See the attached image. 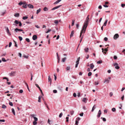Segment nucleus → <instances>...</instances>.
Wrapping results in <instances>:
<instances>
[{
    "label": "nucleus",
    "instance_id": "7c9ffc66",
    "mask_svg": "<svg viewBox=\"0 0 125 125\" xmlns=\"http://www.w3.org/2000/svg\"><path fill=\"white\" fill-rule=\"evenodd\" d=\"M66 59V57H64V58H62V62H64L65 61Z\"/></svg>",
    "mask_w": 125,
    "mask_h": 125
},
{
    "label": "nucleus",
    "instance_id": "603ef678",
    "mask_svg": "<svg viewBox=\"0 0 125 125\" xmlns=\"http://www.w3.org/2000/svg\"><path fill=\"white\" fill-rule=\"evenodd\" d=\"M57 92V91L56 90H53V92L54 93H56Z\"/></svg>",
    "mask_w": 125,
    "mask_h": 125
},
{
    "label": "nucleus",
    "instance_id": "6ab92c4d",
    "mask_svg": "<svg viewBox=\"0 0 125 125\" xmlns=\"http://www.w3.org/2000/svg\"><path fill=\"white\" fill-rule=\"evenodd\" d=\"M6 11V10H5L3 12H1L0 14V15L1 16L3 15L5 13Z\"/></svg>",
    "mask_w": 125,
    "mask_h": 125
},
{
    "label": "nucleus",
    "instance_id": "f704fd0d",
    "mask_svg": "<svg viewBox=\"0 0 125 125\" xmlns=\"http://www.w3.org/2000/svg\"><path fill=\"white\" fill-rule=\"evenodd\" d=\"M41 98L40 97V96H39L38 97V102H41Z\"/></svg>",
    "mask_w": 125,
    "mask_h": 125
},
{
    "label": "nucleus",
    "instance_id": "f03ea898",
    "mask_svg": "<svg viewBox=\"0 0 125 125\" xmlns=\"http://www.w3.org/2000/svg\"><path fill=\"white\" fill-rule=\"evenodd\" d=\"M114 66H115V68L117 69H118L119 68V67L118 66V64L116 63L115 62L114 64Z\"/></svg>",
    "mask_w": 125,
    "mask_h": 125
},
{
    "label": "nucleus",
    "instance_id": "a211bd4d",
    "mask_svg": "<svg viewBox=\"0 0 125 125\" xmlns=\"http://www.w3.org/2000/svg\"><path fill=\"white\" fill-rule=\"evenodd\" d=\"M44 11H47L48 10V9L46 7H44L43 9Z\"/></svg>",
    "mask_w": 125,
    "mask_h": 125
},
{
    "label": "nucleus",
    "instance_id": "473e14b6",
    "mask_svg": "<svg viewBox=\"0 0 125 125\" xmlns=\"http://www.w3.org/2000/svg\"><path fill=\"white\" fill-rule=\"evenodd\" d=\"M1 61L3 62H6L7 61L6 60L5 58H2Z\"/></svg>",
    "mask_w": 125,
    "mask_h": 125
},
{
    "label": "nucleus",
    "instance_id": "1a4fd4ad",
    "mask_svg": "<svg viewBox=\"0 0 125 125\" xmlns=\"http://www.w3.org/2000/svg\"><path fill=\"white\" fill-rule=\"evenodd\" d=\"M37 36L36 35H34L32 37V39L34 40H35L37 38Z\"/></svg>",
    "mask_w": 125,
    "mask_h": 125
},
{
    "label": "nucleus",
    "instance_id": "a878e982",
    "mask_svg": "<svg viewBox=\"0 0 125 125\" xmlns=\"http://www.w3.org/2000/svg\"><path fill=\"white\" fill-rule=\"evenodd\" d=\"M109 80L107 79H105V80L104 83L107 82V83H109Z\"/></svg>",
    "mask_w": 125,
    "mask_h": 125
},
{
    "label": "nucleus",
    "instance_id": "bf43d9fd",
    "mask_svg": "<svg viewBox=\"0 0 125 125\" xmlns=\"http://www.w3.org/2000/svg\"><path fill=\"white\" fill-rule=\"evenodd\" d=\"M73 96L74 97H76V94L75 93H74L73 94Z\"/></svg>",
    "mask_w": 125,
    "mask_h": 125
},
{
    "label": "nucleus",
    "instance_id": "dca6fc26",
    "mask_svg": "<svg viewBox=\"0 0 125 125\" xmlns=\"http://www.w3.org/2000/svg\"><path fill=\"white\" fill-rule=\"evenodd\" d=\"M12 112L14 115H15V112L14 108H12L11 109Z\"/></svg>",
    "mask_w": 125,
    "mask_h": 125
},
{
    "label": "nucleus",
    "instance_id": "69168bd1",
    "mask_svg": "<svg viewBox=\"0 0 125 125\" xmlns=\"http://www.w3.org/2000/svg\"><path fill=\"white\" fill-rule=\"evenodd\" d=\"M104 40L105 41H107L108 40V38L106 37H105L104 38Z\"/></svg>",
    "mask_w": 125,
    "mask_h": 125
},
{
    "label": "nucleus",
    "instance_id": "9b49d317",
    "mask_svg": "<svg viewBox=\"0 0 125 125\" xmlns=\"http://www.w3.org/2000/svg\"><path fill=\"white\" fill-rule=\"evenodd\" d=\"M108 48V47H107V48H105L104 49V50L103 48H102V52H103L104 51L105 52H106L108 50V49H107Z\"/></svg>",
    "mask_w": 125,
    "mask_h": 125
},
{
    "label": "nucleus",
    "instance_id": "ea45409f",
    "mask_svg": "<svg viewBox=\"0 0 125 125\" xmlns=\"http://www.w3.org/2000/svg\"><path fill=\"white\" fill-rule=\"evenodd\" d=\"M92 74V73L91 72H89L88 73V76H91Z\"/></svg>",
    "mask_w": 125,
    "mask_h": 125
},
{
    "label": "nucleus",
    "instance_id": "6e6552de",
    "mask_svg": "<svg viewBox=\"0 0 125 125\" xmlns=\"http://www.w3.org/2000/svg\"><path fill=\"white\" fill-rule=\"evenodd\" d=\"M6 31V32H7V34H8L9 35H11V34L9 32V29L8 27H7V28Z\"/></svg>",
    "mask_w": 125,
    "mask_h": 125
},
{
    "label": "nucleus",
    "instance_id": "aec40b11",
    "mask_svg": "<svg viewBox=\"0 0 125 125\" xmlns=\"http://www.w3.org/2000/svg\"><path fill=\"white\" fill-rule=\"evenodd\" d=\"M14 16L15 17H18L19 16V13H16L14 15Z\"/></svg>",
    "mask_w": 125,
    "mask_h": 125
},
{
    "label": "nucleus",
    "instance_id": "4c0bfd02",
    "mask_svg": "<svg viewBox=\"0 0 125 125\" xmlns=\"http://www.w3.org/2000/svg\"><path fill=\"white\" fill-rule=\"evenodd\" d=\"M54 23L56 24H58V20H55L54 21Z\"/></svg>",
    "mask_w": 125,
    "mask_h": 125
},
{
    "label": "nucleus",
    "instance_id": "2eb2a0df",
    "mask_svg": "<svg viewBox=\"0 0 125 125\" xmlns=\"http://www.w3.org/2000/svg\"><path fill=\"white\" fill-rule=\"evenodd\" d=\"M107 21L108 20L107 19H106L105 20V21L104 23L103 26H106Z\"/></svg>",
    "mask_w": 125,
    "mask_h": 125
},
{
    "label": "nucleus",
    "instance_id": "5fc2aeb1",
    "mask_svg": "<svg viewBox=\"0 0 125 125\" xmlns=\"http://www.w3.org/2000/svg\"><path fill=\"white\" fill-rule=\"evenodd\" d=\"M83 112H82L79 115L80 116H83Z\"/></svg>",
    "mask_w": 125,
    "mask_h": 125
},
{
    "label": "nucleus",
    "instance_id": "864d4df0",
    "mask_svg": "<svg viewBox=\"0 0 125 125\" xmlns=\"http://www.w3.org/2000/svg\"><path fill=\"white\" fill-rule=\"evenodd\" d=\"M83 35L82 36V37H81V39L80 40V43H81V42L82 41V39H83Z\"/></svg>",
    "mask_w": 125,
    "mask_h": 125
},
{
    "label": "nucleus",
    "instance_id": "4be33fe9",
    "mask_svg": "<svg viewBox=\"0 0 125 125\" xmlns=\"http://www.w3.org/2000/svg\"><path fill=\"white\" fill-rule=\"evenodd\" d=\"M2 108L4 109H5L7 108V106L5 104H3L2 105Z\"/></svg>",
    "mask_w": 125,
    "mask_h": 125
},
{
    "label": "nucleus",
    "instance_id": "79ce46f5",
    "mask_svg": "<svg viewBox=\"0 0 125 125\" xmlns=\"http://www.w3.org/2000/svg\"><path fill=\"white\" fill-rule=\"evenodd\" d=\"M36 121H34L33 122V124L34 125H36L37 124V122Z\"/></svg>",
    "mask_w": 125,
    "mask_h": 125
},
{
    "label": "nucleus",
    "instance_id": "f8f14e48",
    "mask_svg": "<svg viewBox=\"0 0 125 125\" xmlns=\"http://www.w3.org/2000/svg\"><path fill=\"white\" fill-rule=\"evenodd\" d=\"M90 66L91 69H93L94 67V65L93 63H92L90 64Z\"/></svg>",
    "mask_w": 125,
    "mask_h": 125
},
{
    "label": "nucleus",
    "instance_id": "37998d69",
    "mask_svg": "<svg viewBox=\"0 0 125 125\" xmlns=\"http://www.w3.org/2000/svg\"><path fill=\"white\" fill-rule=\"evenodd\" d=\"M70 66H68V67H67L66 68V69L68 71V70H70Z\"/></svg>",
    "mask_w": 125,
    "mask_h": 125
},
{
    "label": "nucleus",
    "instance_id": "0eeeda50",
    "mask_svg": "<svg viewBox=\"0 0 125 125\" xmlns=\"http://www.w3.org/2000/svg\"><path fill=\"white\" fill-rule=\"evenodd\" d=\"M15 72L12 71L11 73H9V75L10 76H14Z\"/></svg>",
    "mask_w": 125,
    "mask_h": 125
},
{
    "label": "nucleus",
    "instance_id": "e433bc0d",
    "mask_svg": "<svg viewBox=\"0 0 125 125\" xmlns=\"http://www.w3.org/2000/svg\"><path fill=\"white\" fill-rule=\"evenodd\" d=\"M18 38L20 41H21L22 40V37L20 36H19Z\"/></svg>",
    "mask_w": 125,
    "mask_h": 125
},
{
    "label": "nucleus",
    "instance_id": "c85d7f7f",
    "mask_svg": "<svg viewBox=\"0 0 125 125\" xmlns=\"http://www.w3.org/2000/svg\"><path fill=\"white\" fill-rule=\"evenodd\" d=\"M23 57L24 58H26V59H28L29 57L28 56L25 55H23Z\"/></svg>",
    "mask_w": 125,
    "mask_h": 125
},
{
    "label": "nucleus",
    "instance_id": "8fccbe9b",
    "mask_svg": "<svg viewBox=\"0 0 125 125\" xmlns=\"http://www.w3.org/2000/svg\"><path fill=\"white\" fill-rule=\"evenodd\" d=\"M58 88L59 89V90H60V91L62 92V88L61 87H58Z\"/></svg>",
    "mask_w": 125,
    "mask_h": 125
},
{
    "label": "nucleus",
    "instance_id": "b1692460",
    "mask_svg": "<svg viewBox=\"0 0 125 125\" xmlns=\"http://www.w3.org/2000/svg\"><path fill=\"white\" fill-rule=\"evenodd\" d=\"M89 50V48H85L84 49V51L85 52H88V51Z\"/></svg>",
    "mask_w": 125,
    "mask_h": 125
},
{
    "label": "nucleus",
    "instance_id": "ddd939ff",
    "mask_svg": "<svg viewBox=\"0 0 125 125\" xmlns=\"http://www.w3.org/2000/svg\"><path fill=\"white\" fill-rule=\"evenodd\" d=\"M62 0H58L54 3V4H56L61 1Z\"/></svg>",
    "mask_w": 125,
    "mask_h": 125
},
{
    "label": "nucleus",
    "instance_id": "cd10ccee",
    "mask_svg": "<svg viewBox=\"0 0 125 125\" xmlns=\"http://www.w3.org/2000/svg\"><path fill=\"white\" fill-rule=\"evenodd\" d=\"M14 22L16 24H19V21H17V20H16Z\"/></svg>",
    "mask_w": 125,
    "mask_h": 125
},
{
    "label": "nucleus",
    "instance_id": "4468645a",
    "mask_svg": "<svg viewBox=\"0 0 125 125\" xmlns=\"http://www.w3.org/2000/svg\"><path fill=\"white\" fill-rule=\"evenodd\" d=\"M74 34V31L73 30L71 32L70 35V37H73V35Z\"/></svg>",
    "mask_w": 125,
    "mask_h": 125
},
{
    "label": "nucleus",
    "instance_id": "338daca9",
    "mask_svg": "<svg viewBox=\"0 0 125 125\" xmlns=\"http://www.w3.org/2000/svg\"><path fill=\"white\" fill-rule=\"evenodd\" d=\"M18 55L20 57H21L22 55L21 54V53H19Z\"/></svg>",
    "mask_w": 125,
    "mask_h": 125
},
{
    "label": "nucleus",
    "instance_id": "680f3d73",
    "mask_svg": "<svg viewBox=\"0 0 125 125\" xmlns=\"http://www.w3.org/2000/svg\"><path fill=\"white\" fill-rule=\"evenodd\" d=\"M114 58L115 60H116L117 59V57L115 55L114 57Z\"/></svg>",
    "mask_w": 125,
    "mask_h": 125
},
{
    "label": "nucleus",
    "instance_id": "e2e57ef3",
    "mask_svg": "<svg viewBox=\"0 0 125 125\" xmlns=\"http://www.w3.org/2000/svg\"><path fill=\"white\" fill-rule=\"evenodd\" d=\"M19 26L21 27L22 26V24L21 22L20 21H19Z\"/></svg>",
    "mask_w": 125,
    "mask_h": 125
},
{
    "label": "nucleus",
    "instance_id": "de8ad7c7",
    "mask_svg": "<svg viewBox=\"0 0 125 125\" xmlns=\"http://www.w3.org/2000/svg\"><path fill=\"white\" fill-rule=\"evenodd\" d=\"M94 84L95 85H98L99 84V83L98 81H97V82H96L95 81L94 82Z\"/></svg>",
    "mask_w": 125,
    "mask_h": 125
},
{
    "label": "nucleus",
    "instance_id": "f257e3e1",
    "mask_svg": "<svg viewBox=\"0 0 125 125\" xmlns=\"http://www.w3.org/2000/svg\"><path fill=\"white\" fill-rule=\"evenodd\" d=\"M89 15H88L85 21L84 22V24L82 28V29L81 31V32L80 34V37H81L82 35V34L83 33V31L84 33L85 32L86 28L87 27L88 23L89 22Z\"/></svg>",
    "mask_w": 125,
    "mask_h": 125
},
{
    "label": "nucleus",
    "instance_id": "a19ab883",
    "mask_svg": "<svg viewBox=\"0 0 125 125\" xmlns=\"http://www.w3.org/2000/svg\"><path fill=\"white\" fill-rule=\"evenodd\" d=\"M116 110V109L115 108H113L112 109V111L113 112H115Z\"/></svg>",
    "mask_w": 125,
    "mask_h": 125
},
{
    "label": "nucleus",
    "instance_id": "7ed1b4c3",
    "mask_svg": "<svg viewBox=\"0 0 125 125\" xmlns=\"http://www.w3.org/2000/svg\"><path fill=\"white\" fill-rule=\"evenodd\" d=\"M23 31V30L22 29H19L17 28H15L14 29V31L16 32H18L19 31Z\"/></svg>",
    "mask_w": 125,
    "mask_h": 125
},
{
    "label": "nucleus",
    "instance_id": "c9c22d12",
    "mask_svg": "<svg viewBox=\"0 0 125 125\" xmlns=\"http://www.w3.org/2000/svg\"><path fill=\"white\" fill-rule=\"evenodd\" d=\"M27 4H26L25 5H23L22 6V7L24 8H26L27 7Z\"/></svg>",
    "mask_w": 125,
    "mask_h": 125
},
{
    "label": "nucleus",
    "instance_id": "f3484780",
    "mask_svg": "<svg viewBox=\"0 0 125 125\" xmlns=\"http://www.w3.org/2000/svg\"><path fill=\"white\" fill-rule=\"evenodd\" d=\"M41 8H39V9L37 10L36 13L37 14H38V13L41 11Z\"/></svg>",
    "mask_w": 125,
    "mask_h": 125
},
{
    "label": "nucleus",
    "instance_id": "393cba45",
    "mask_svg": "<svg viewBox=\"0 0 125 125\" xmlns=\"http://www.w3.org/2000/svg\"><path fill=\"white\" fill-rule=\"evenodd\" d=\"M48 79L49 80V82H50V83H51L52 81V79L51 78H50V76H48Z\"/></svg>",
    "mask_w": 125,
    "mask_h": 125
},
{
    "label": "nucleus",
    "instance_id": "c03bdc74",
    "mask_svg": "<svg viewBox=\"0 0 125 125\" xmlns=\"http://www.w3.org/2000/svg\"><path fill=\"white\" fill-rule=\"evenodd\" d=\"M52 31V30L51 29H48V31H47L46 33H48L49 32H50V31Z\"/></svg>",
    "mask_w": 125,
    "mask_h": 125
},
{
    "label": "nucleus",
    "instance_id": "9d476101",
    "mask_svg": "<svg viewBox=\"0 0 125 125\" xmlns=\"http://www.w3.org/2000/svg\"><path fill=\"white\" fill-rule=\"evenodd\" d=\"M28 6L30 8L32 9L33 8V5L31 4H28Z\"/></svg>",
    "mask_w": 125,
    "mask_h": 125
},
{
    "label": "nucleus",
    "instance_id": "20e7f679",
    "mask_svg": "<svg viewBox=\"0 0 125 125\" xmlns=\"http://www.w3.org/2000/svg\"><path fill=\"white\" fill-rule=\"evenodd\" d=\"M119 37V36L118 34H115L114 35V40H116L117 38H118Z\"/></svg>",
    "mask_w": 125,
    "mask_h": 125
},
{
    "label": "nucleus",
    "instance_id": "423d86ee",
    "mask_svg": "<svg viewBox=\"0 0 125 125\" xmlns=\"http://www.w3.org/2000/svg\"><path fill=\"white\" fill-rule=\"evenodd\" d=\"M101 114V113L100 110H99L98 112V114L97 115V117L98 118H99L100 116V115Z\"/></svg>",
    "mask_w": 125,
    "mask_h": 125
},
{
    "label": "nucleus",
    "instance_id": "0e129e2a",
    "mask_svg": "<svg viewBox=\"0 0 125 125\" xmlns=\"http://www.w3.org/2000/svg\"><path fill=\"white\" fill-rule=\"evenodd\" d=\"M78 123H79V122L77 120L75 121V124L76 125H78Z\"/></svg>",
    "mask_w": 125,
    "mask_h": 125
},
{
    "label": "nucleus",
    "instance_id": "49530a36",
    "mask_svg": "<svg viewBox=\"0 0 125 125\" xmlns=\"http://www.w3.org/2000/svg\"><path fill=\"white\" fill-rule=\"evenodd\" d=\"M102 61H98L97 62V63L98 64H100V63H102Z\"/></svg>",
    "mask_w": 125,
    "mask_h": 125
},
{
    "label": "nucleus",
    "instance_id": "58836bf2",
    "mask_svg": "<svg viewBox=\"0 0 125 125\" xmlns=\"http://www.w3.org/2000/svg\"><path fill=\"white\" fill-rule=\"evenodd\" d=\"M9 104L11 106H13V104L11 102H10L9 103Z\"/></svg>",
    "mask_w": 125,
    "mask_h": 125
},
{
    "label": "nucleus",
    "instance_id": "39448f33",
    "mask_svg": "<svg viewBox=\"0 0 125 125\" xmlns=\"http://www.w3.org/2000/svg\"><path fill=\"white\" fill-rule=\"evenodd\" d=\"M62 6V5H59L58 6H56L55 7L53 8H52V10H55L59 8H60V7H61Z\"/></svg>",
    "mask_w": 125,
    "mask_h": 125
},
{
    "label": "nucleus",
    "instance_id": "412c9836",
    "mask_svg": "<svg viewBox=\"0 0 125 125\" xmlns=\"http://www.w3.org/2000/svg\"><path fill=\"white\" fill-rule=\"evenodd\" d=\"M80 59V57H79L77 59V60L76 62V63H79V61Z\"/></svg>",
    "mask_w": 125,
    "mask_h": 125
},
{
    "label": "nucleus",
    "instance_id": "052dcab7",
    "mask_svg": "<svg viewBox=\"0 0 125 125\" xmlns=\"http://www.w3.org/2000/svg\"><path fill=\"white\" fill-rule=\"evenodd\" d=\"M34 121H37L38 120V118L36 117H34Z\"/></svg>",
    "mask_w": 125,
    "mask_h": 125
},
{
    "label": "nucleus",
    "instance_id": "3c124183",
    "mask_svg": "<svg viewBox=\"0 0 125 125\" xmlns=\"http://www.w3.org/2000/svg\"><path fill=\"white\" fill-rule=\"evenodd\" d=\"M62 115V113H61L59 115V117L60 118H61Z\"/></svg>",
    "mask_w": 125,
    "mask_h": 125
},
{
    "label": "nucleus",
    "instance_id": "bb28decb",
    "mask_svg": "<svg viewBox=\"0 0 125 125\" xmlns=\"http://www.w3.org/2000/svg\"><path fill=\"white\" fill-rule=\"evenodd\" d=\"M6 52H4V53H2V55H1V57L4 56L6 55Z\"/></svg>",
    "mask_w": 125,
    "mask_h": 125
},
{
    "label": "nucleus",
    "instance_id": "774afa93",
    "mask_svg": "<svg viewBox=\"0 0 125 125\" xmlns=\"http://www.w3.org/2000/svg\"><path fill=\"white\" fill-rule=\"evenodd\" d=\"M73 113H74V111H71V112H70V113H71V114L72 115H73Z\"/></svg>",
    "mask_w": 125,
    "mask_h": 125
},
{
    "label": "nucleus",
    "instance_id": "2f4dec72",
    "mask_svg": "<svg viewBox=\"0 0 125 125\" xmlns=\"http://www.w3.org/2000/svg\"><path fill=\"white\" fill-rule=\"evenodd\" d=\"M74 21H75L74 20H72V25H71V26H73L74 25Z\"/></svg>",
    "mask_w": 125,
    "mask_h": 125
},
{
    "label": "nucleus",
    "instance_id": "09e8293b",
    "mask_svg": "<svg viewBox=\"0 0 125 125\" xmlns=\"http://www.w3.org/2000/svg\"><path fill=\"white\" fill-rule=\"evenodd\" d=\"M12 44V43L11 42H10L9 43V47H10L11 46Z\"/></svg>",
    "mask_w": 125,
    "mask_h": 125
},
{
    "label": "nucleus",
    "instance_id": "4d7b16f0",
    "mask_svg": "<svg viewBox=\"0 0 125 125\" xmlns=\"http://www.w3.org/2000/svg\"><path fill=\"white\" fill-rule=\"evenodd\" d=\"M113 95V93L112 92L110 93L109 95L110 97H111Z\"/></svg>",
    "mask_w": 125,
    "mask_h": 125
},
{
    "label": "nucleus",
    "instance_id": "5701e85b",
    "mask_svg": "<svg viewBox=\"0 0 125 125\" xmlns=\"http://www.w3.org/2000/svg\"><path fill=\"white\" fill-rule=\"evenodd\" d=\"M28 17L27 16H24L22 17V19L23 20H25L27 19Z\"/></svg>",
    "mask_w": 125,
    "mask_h": 125
},
{
    "label": "nucleus",
    "instance_id": "6e6d98bb",
    "mask_svg": "<svg viewBox=\"0 0 125 125\" xmlns=\"http://www.w3.org/2000/svg\"><path fill=\"white\" fill-rule=\"evenodd\" d=\"M102 120L104 122H105L106 121V119L105 118L103 117V118Z\"/></svg>",
    "mask_w": 125,
    "mask_h": 125
},
{
    "label": "nucleus",
    "instance_id": "c756f323",
    "mask_svg": "<svg viewBox=\"0 0 125 125\" xmlns=\"http://www.w3.org/2000/svg\"><path fill=\"white\" fill-rule=\"evenodd\" d=\"M95 105H94V106L92 108V109L91 110V112H93L94 111V109H95V107H94V106H95Z\"/></svg>",
    "mask_w": 125,
    "mask_h": 125
},
{
    "label": "nucleus",
    "instance_id": "13d9d810",
    "mask_svg": "<svg viewBox=\"0 0 125 125\" xmlns=\"http://www.w3.org/2000/svg\"><path fill=\"white\" fill-rule=\"evenodd\" d=\"M69 118L68 117H66V121L67 122H68L69 121Z\"/></svg>",
    "mask_w": 125,
    "mask_h": 125
},
{
    "label": "nucleus",
    "instance_id": "a18cd8bd",
    "mask_svg": "<svg viewBox=\"0 0 125 125\" xmlns=\"http://www.w3.org/2000/svg\"><path fill=\"white\" fill-rule=\"evenodd\" d=\"M25 40L26 41L28 42H30V40L28 38H26V39Z\"/></svg>",
    "mask_w": 125,
    "mask_h": 125
},
{
    "label": "nucleus",
    "instance_id": "72a5a7b5",
    "mask_svg": "<svg viewBox=\"0 0 125 125\" xmlns=\"http://www.w3.org/2000/svg\"><path fill=\"white\" fill-rule=\"evenodd\" d=\"M86 98H84L83 100H82V101L84 102H85V103H86Z\"/></svg>",
    "mask_w": 125,
    "mask_h": 125
}]
</instances>
